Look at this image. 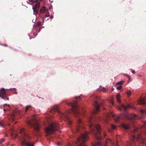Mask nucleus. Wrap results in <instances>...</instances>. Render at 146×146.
<instances>
[{"label":"nucleus","mask_w":146,"mask_h":146,"mask_svg":"<svg viewBox=\"0 0 146 146\" xmlns=\"http://www.w3.org/2000/svg\"><path fill=\"white\" fill-rule=\"evenodd\" d=\"M91 117H90L88 118L89 121L90 123L89 127L91 129V131L94 134L95 137L98 140H100L102 139V137L100 135L98 134L100 133V127L99 125H94L92 123Z\"/></svg>","instance_id":"1"},{"label":"nucleus","mask_w":146,"mask_h":146,"mask_svg":"<svg viewBox=\"0 0 146 146\" xmlns=\"http://www.w3.org/2000/svg\"><path fill=\"white\" fill-rule=\"evenodd\" d=\"M20 133L21 134L23 139L21 142L22 146H34V143H30L27 139L30 137L29 135L26 132L25 128H23L20 130Z\"/></svg>","instance_id":"2"},{"label":"nucleus","mask_w":146,"mask_h":146,"mask_svg":"<svg viewBox=\"0 0 146 146\" xmlns=\"http://www.w3.org/2000/svg\"><path fill=\"white\" fill-rule=\"evenodd\" d=\"M88 137L87 133L86 132L82 134L78 138L77 141L76 143L74 146H86L84 143L87 140ZM68 146H72V145L70 144H69Z\"/></svg>","instance_id":"3"},{"label":"nucleus","mask_w":146,"mask_h":146,"mask_svg":"<svg viewBox=\"0 0 146 146\" xmlns=\"http://www.w3.org/2000/svg\"><path fill=\"white\" fill-rule=\"evenodd\" d=\"M58 128V124L57 123H52L49 125L48 127L45 129L46 136H49L56 131Z\"/></svg>","instance_id":"4"},{"label":"nucleus","mask_w":146,"mask_h":146,"mask_svg":"<svg viewBox=\"0 0 146 146\" xmlns=\"http://www.w3.org/2000/svg\"><path fill=\"white\" fill-rule=\"evenodd\" d=\"M32 121L33 122L31 121H29L27 122V123L29 126L33 127L36 131H38L40 127L38 121L35 119L34 116H33Z\"/></svg>","instance_id":"5"},{"label":"nucleus","mask_w":146,"mask_h":146,"mask_svg":"<svg viewBox=\"0 0 146 146\" xmlns=\"http://www.w3.org/2000/svg\"><path fill=\"white\" fill-rule=\"evenodd\" d=\"M68 105H70L72 107V108L71 109V111L73 112L75 116L77 117V115L80 114L79 111H78L77 108L78 106L77 103L76 101H74L73 102H70L68 103H66Z\"/></svg>","instance_id":"6"},{"label":"nucleus","mask_w":146,"mask_h":146,"mask_svg":"<svg viewBox=\"0 0 146 146\" xmlns=\"http://www.w3.org/2000/svg\"><path fill=\"white\" fill-rule=\"evenodd\" d=\"M60 117L61 119L65 121L68 120L69 123H70V121L69 120V118L68 117L67 113H61L60 115Z\"/></svg>","instance_id":"7"},{"label":"nucleus","mask_w":146,"mask_h":146,"mask_svg":"<svg viewBox=\"0 0 146 146\" xmlns=\"http://www.w3.org/2000/svg\"><path fill=\"white\" fill-rule=\"evenodd\" d=\"M93 105H94L95 108V110L94 112L93 113H96L98 111L100 107L99 104H98V103L96 101H94L93 104Z\"/></svg>","instance_id":"8"},{"label":"nucleus","mask_w":146,"mask_h":146,"mask_svg":"<svg viewBox=\"0 0 146 146\" xmlns=\"http://www.w3.org/2000/svg\"><path fill=\"white\" fill-rule=\"evenodd\" d=\"M125 116L126 118L131 120H132L134 118L137 117V115L135 114L131 115L128 114H125Z\"/></svg>","instance_id":"9"},{"label":"nucleus","mask_w":146,"mask_h":146,"mask_svg":"<svg viewBox=\"0 0 146 146\" xmlns=\"http://www.w3.org/2000/svg\"><path fill=\"white\" fill-rule=\"evenodd\" d=\"M30 1L32 2L33 3H36L35 5V7L36 8H38L40 6V2L41 1V0H30Z\"/></svg>","instance_id":"10"},{"label":"nucleus","mask_w":146,"mask_h":146,"mask_svg":"<svg viewBox=\"0 0 146 146\" xmlns=\"http://www.w3.org/2000/svg\"><path fill=\"white\" fill-rule=\"evenodd\" d=\"M139 104L144 105L146 104V98L140 99L138 101Z\"/></svg>","instance_id":"11"},{"label":"nucleus","mask_w":146,"mask_h":146,"mask_svg":"<svg viewBox=\"0 0 146 146\" xmlns=\"http://www.w3.org/2000/svg\"><path fill=\"white\" fill-rule=\"evenodd\" d=\"M0 93L4 97L6 96V92L4 88H2L1 89Z\"/></svg>","instance_id":"12"},{"label":"nucleus","mask_w":146,"mask_h":146,"mask_svg":"<svg viewBox=\"0 0 146 146\" xmlns=\"http://www.w3.org/2000/svg\"><path fill=\"white\" fill-rule=\"evenodd\" d=\"M53 111L58 112H59V111L58 110V107L56 105L52 108L51 109V112H52Z\"/></svg>","instance_id":"13"},{"label":"nucleus","mask_w":146,"mask_h":146,"mask_svg":"<svg viewBox=\"0 0 146 146\" xmlns=\"http://www.w3.org/2000/svg\"><path fill=\"white\" fill-rule=\"evenodd\" d=\"M141 136L140 135H139L137 136L133 135L132 137V139L133 141H135L136 140H138L141 138Z\"/></svg>","instance_id":"14"},{"label":"nucleus","mask_w":146,"mask_h":146,"mask_svg":"<svg viewBox=\"0 0 146 146\" xmlns=\"http://www.w3.org/2000/svg\"><path fill=\"white\" fill-rule=\"evenodd\" d=\"M46 11L45 7H43L40 10V12L41 13H44L46 12Z\"/></svg>","instance_id":"15"},{"label":"nucleus","mask_w":146,"mask_h":146,"mask_svg":"<svg viewBox=\"0 0 146 146\" xmlns=\"http://www.w3.org/2000/svg\"><path fill=\"white\" fill-rule=\"evenodd\" d=\"M116 98L117 99V101L118 102H121V100L120 99V96L119 94H117L116 96Z\"/></svg>","instance_id":"16"},{"label":"nucleus","mask_w":146,"mask_h":146,"mask_svg":"<svg viewBox=\"0 0 146 146\" xmlns=\"http://www.w3.org/2000/svg\"><path fill=\"white\" fill-rule=\"evenodd\" d=\"M122 127L125 129H128L129 128V126L125 124H123L122 125Z\"/></svg>","instance_id":"17"},{"label":"nucleus","mask_w":146,"mask_h":146,"mask_svg":"<svg viewBox=\"0 0 146 146\" xmlns=\"http://www.w3.org/2000/svg\"><path fill=\"white\" fill-rule=\"evenodd\" d=\"M33 14L34 15H36L38 13V11H37L36 9V8L33 7Z\"/></svg>","instance_id":"18"},{"label":"nucleus","mask_w":146,"mask_h":146,"mask_svg":"<svg viewBox=\"0 0 146 146\" xmlns=\"http://www.w3.org/2000/svg\"><path fill=\"white\" fill-rule=\"evenodd\" d=\"M121 107L122 108H124L125 110H126L127 108H129V105H127V106H125L123 104H122L121 105Z\"/></svg>","instance_id":"19"},{"label":"nucleus","mask_w":146,"mask_h":146,"mask_svg":"<svg viewBox=\"0 0 146 146\" xmlns=\"http://www.w3.org/2000/svg\"><path fill=\"white\" fill-rule=\"evenodd\" d=\"M50 15H49V13L48 11L46 13L45 15L43 17V19L46 18V17H49Z\"/></svg>","instance_id":"20"},{"label":"nucleus","mask_w":146,"mask_h":146,"mask_svg":"<svg viewBox=\"0 0 146 146\" xmlns=\"http://www.w3.org/2000/svg\"><path fill=\"white\" fill-rule=\"evenodd\" d=\"M100 145V143L98 142L97 143H96L93 144L92 145V146H99Z\"/></svg>","instance_id":"21"},{"label":"nucleus","mask_w":146,"mask_h":146,"mask_svg":"<svg viewBox=\"0 0 146 146\" xmlns=\"http://www.w3.org/2000/svg\"><path fill=\"white\" fill-rule=\"evenodd\" d=\"M126 93L127 95L129 96H130L131 94V92L130 90L127 91Z\"/></svg>","instance_id":"22"},{"label":"nucleus","mask_w":146,"mask_h":146,"mask_svg":"<svg viewBox=\"0 0 146 146\" xmlns=\"http://www.w3.org/2000/svg\"><path fill=\"white\" fill-rule=\"evenodd\" d=\"M140 111L141 113H146V110L142 109L140 110Z\"/></svg>","instance_id":"23"},{"label":"nucleus","mask_w":146,"mask_h":146,"mask_svg":"<svg viewBox=\"0 0 146 146\" xmlns=\"http://www.w3.org/2000/svg\"><path fill=\"white\" fill-rule=\"evenodd\" d=\"M111 116V117H114L115 116V115H113V114H108L107 115V117H110V116Z\"/></svg>","instance_id":"24"},{"label":"nucleus","mask_w":146,"mask_h":146,"mask_svg":"<svg viewBox=\"0 0 146 146\" xmlns=\"http://www.w3.org/2000/svg\"><path fill=\"white\" fill-rule=\"evenodd\" d=\"M31 107V106L28 105L26 107L25 111H27L28 110L29 108H30Z\"/></svg>","instance_id":"25"},{"label":"nucleus","mask_w":146,"mask_h":146,"mask_svg":"<svg viewBox=\"0 0 146 146\" xmlns=\"http://www.w3.org/2000/svg\"><path fill=\"white\" fill-rule=\"evenodd\" d=\"M41 25V23L40 21H38L37 22L36 25L38 26H39Z\"/></svg>","instance_id":"26"},{"label":"nucleus","mask_w":146,"mask_h":146,"mask_svg":"<svg viewBox=\"0 0 146 146\" xmlns=\"http://www.w3.org/2000/svg\"><path fill=\"white\" fill-rule=\"evenodd\" d=\"M116 88L118 90H120L122 88V86L120 85L119 86L117 87Z\"/></svg>","instance_id":"27"},{"label":"nucleus","mask_w":146,"mask_h":146,"mask_svg":"<svg viewBox=\"0 0 146 146\" xmlns=\"http://www.w3.org/2000/svg\"><path fill=\"white\" fill-rule=\"evenodd\" d=\"M143 126L146 128V121H144L143 122Z\"/></svg>","instance_id":"28"},{"label":"nucleus","mask_w":146,"mask_h":146,"mask_svg":"<svg viewBox=\"0 0 146 146\" xmlns=\"http://www.w3.org/2000/svg\"><path fill=\"white\" fill-rule=\"evenodd\" d=\"M111 127L112 129H115L116 128V126L113 125H111Z\"/></svg>","instance_id":"29"},{"label":"nucleus","mask_w":146,"mask_h":146,"mask_svg":"<svg viewBox=\"0 0 146 146\" xmlns=\"http://www.w3.org/2000/svg\"><path fill=\"white\" fill-rule=\"evenodd\" d=\"M119 118L120 117L119 116H118L115 119V121L117 122Z\"/></svg>","instance_id":"30"},{"label":"nucleus","mask_w":146,"mask_h":146,"mask_svg":"<svg viewBox=\"0 0 146 146\" xmlns=\"http://www.w3.org/2000/svg\"><path fill=\"white\" fill-rule=\"evenodd\" d=\"M78 122L79 124H80L82 123V121L80 119H78Z\"/></svg>","instance_id":"31"},{"label":"nucleus","mask_w":146,"mask_h":146,"mask_svg":"<svg viewBox=\"0 0 146 146\" xmlns=\"http://www.w3.org/2000/svg\"><path fill=\"white\" fill-rule=\"evenodd\" d=\"M5 141V140L4 139H2L0 140V144H1L2 142H3Z\"/></svg>","instance_id":"32"},{"label":"nucleus","mask_w":146,"mask_h":146,"mask_svg":"<svg viewBox=\"0 0 146 146\" xmlns=\"http://www.w3.org/2000/svg\"><path fill=\"white\" fill-rule=\"evenodd\" d=\"M122 83H123V81H120V82H118L117 83V84H122Z\"/></svg>","instance_id":"33"},{"label":"nucleus","mask_w":146,"mask_h":146,"mask_svg":"<svg viewBox=\"0 0 146 146\" xmlns=\"http://www.w3.org/2000/svg\"><path fill=\"white\" fill-rule=\"evenodd\" d=\"M0 97H1V98L4 100V97L2 95H1V94H0Z\"/></svg>","instance_id":"34"},{"label":"nucleus","mask_w":146,"mask_h":146,"mask_svg":"<svg viewBox=\"0 0 146 146\" xmlns=\"http://www.w3.org/2000/svg\"><path fill=\"white\" fill-rule=\"evenodd\" d=\"M2 122L1 120H0V126H2Z\"/></svg>","instance_id":"35"},{"label":"nucleus","mask_w":146,"mask_h":146,"mask_svg":"<svg viewBox=\"0 0 146 146\" xmlns=\"http://www.w3.org/2000/svg\"><path fill=\"white\" fill-rule=\"evenodd\" d=\"M141 139V141H142V142H141V143H142V142H143V139L141 137V138H140L139 139Z\"/></svg>","instance_id":"36"},{"label":"nucleus","mask_w":146,"mask_h":146,"mask_svg":"<svg viewBox=\"0 0 146 146\" xmlns=\"http://www.w3.org/2000/svg\"><path fill=\"white\" fill-rule=\"evenodd\" d=\"M132 72L133 74H135V70H133L132 71Z\"/></svg>","instance_id":"37"},{"label":"nucleus","mask_w":146,"mask_h":146,"mask_svg":"<svg viewBox=\"0 0 146 146\" xmlns=\"http://www.w3.org/2000/svg\"><path fill=\"white\" fill-rule=\"evenodd\" d=\"M76 130L77 131H79V129H80V128L79 127H77V128H76Z\"/></svg>","instance_id":"38"},{"label":"nucleus","mask_w":146,"mask_h":146,"mask_svg":"<svg viewBox=\"0 0 146 146\" xmlns=\"http://www.w3.org/2000/svg\"><path fill=\"white\" fill-rule=\"evenodd\" d=\"M14 116V115H13L12 116H11V118L12 120H13L14 118L13 117Z\"/></svg>","instance_id":"39"},{"label":"nucleus","mask_w":146,"mask_h":146,"mask_svg":"<svg viewBox=\"0 0 146 146\" xmlns=\"http://www.w3.org/2000/svg\"><path fill=\"white\" fill-rule=\"evenodd\" d=\"M49 17H50V18L51 19H52L53 17L52 15H50Z\"/></svg>","instance_id":"40"},{"label":"nucleus","mask_w":146,"mask_h":146,"mask_svg":"<svg viewBox=\"0 0 146 146\" xmlns=\"http://www.w3.org/2000/svg\"><path fill=\"white\" fill-rule=\"evenodd\" d=\"M80 98V97H76V98H75V99H78V98Z\"/></svg>","instance_id":"41"},{"label":"nucleus","mask_w":146,"mask_h":146,"mask_svg":"<svg viewBox=\"0 0 146 146\" xmlns=\"http://www.w3.org/2000/svg\"><path fill=\"white\" fill-rule=\"evenodd\" d=\"M111 102L112 104H113V102L112 100H111Z\"/></svg>","instance_id":"42"},{"label":"nucleus","mask_w":146,"mask_h":146,"mask_svg":"<svg viewBox=\"0 0 146 146\" xmlns=\"http://www.w3.org/2000/svg\"><path fill=\"white\" fill-rule=\"evenodd\" d=\"M104 136H106L107 135L106 134L104 133Z\"/></svg>","instance_id":"43"},{"label":"nucleus","mask_w":146,"mask_h":146,"mask_svg":"<svg viewBox=\"0 0 146 146\" xmlns=\"http://www.w3.org/2000/svg\"><path fill=\"white\" fill-rule=\"evenodd\" d=\"M7 106V104H5L3 106Z\"/></svg>","instance_id":"44"},{"label":"nucleus","mask_w":146,"mask_h":146,"mask_svg":"<svg viewBox=\"0 0 146 146\" xmlns=\"http://www.w3.org/2000/svg\"><path fill=\"white\" fill-rule=\"evenodd\" d=\"M0 45H2L4 46H6V45H3V44H0Z\"/></svg>","instance_id":"45"},{"label":"nucleus","mask_w":146,"mask_h":146,"mask_svg":"<svg viewBox=\"0 0 146 146\" xmlns=\"http://www.w3.org/2000/svg\"><path fill=\"white\" fill-rule=\"evenodd\" d=\"M7 106H8L9 107H10V105H7Z\"/></svg>","instance_id":"46"},{"label":"nucleus","mask_w":146,"mask_h":146,"mask_svg":"<svg viewBox=\"0 0 146 146\" xmlns=\"http://www.w3.org/2000/svg\"><path fill=\"white\" fill-rule=\"evenodd\" d=\"M93 96H94V97L95 98H96V97L94 95H93Z\"/></svg>","instance_id":"47"},{"label":"nucleus","mask_w":146,"mask_h":146,"mask_svg":"<svg viewBox=\"0 0 146 146\" xmlns=\"http://www.w3.org/2000/svg\"><path fill=\"white\" fill-rule=\"evenodd\" d=\"M35 135H36L37 134L36 133H35Z\"/></svg>","instance_id":"48"},{"label":"nucleus","mask_w":146,"mask_h":146,"mask_svg":"<svg viewBox=\"0 0 146 146\" xmlns=\"http://www.w3.org/2000/svg\"><path fill=\"white\" fill-rule=\"evenodd\" d=\"M4 110V111H5V110Z\"/></svg>","instance_id":"49"},{"label":"nucleus","mask_w":146,"mask_h":146,"mask_svg":"<svg viewBox=\"0 0 146 146\" xmlns=\"http://www.w3.org/2000/svg\"><path fill=\"white\" fill-rule=\"evenodd\" d=\"M119 110H121V108H119Z\"/></svg>","instance_id":"50"},{"label":"nucleus","mask_w":146,"mask_h":146,"mask_svg":"<svg viewBox=\"0 0 146 146\" xmlns=\"http://www.w3.org/2000/svg\"><path fill=\"white\" fill-rule=\"evenodd\" d=\"M116 146H118L117 145Z\"/></svg>","instance_id":"51"},{"label":"nucleus","mask_w":146,"mask_h":146,"mask_svg":"<svg viewBox=\"0 0 146 146\" xmlns=\"http://www.w3.org/2000/svg\"><path fill=\"white\" fill-rule=\"evenodd\" d=\"M1 146H3V145H2Z\"/></svg>","instance_id":"52"}]
</instances>
